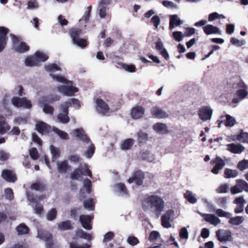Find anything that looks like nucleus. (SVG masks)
Returning a JSON list of instances; mask_svg holds the SVG:
<instances>
[{"label": "nucleus", "instance_id": "5701e85b", "mask_svg": "<svg viewBox=\"0 0 248 248\" xmlns=\"http://www.w3.org/2000/svg\"><path fill=\"white\" fill-rule=\"evenodd\" d=\"M183 23L184 21L180 19L178 15H172L170 16L169 28L170 30Z\"/></svg>", "mask_w": 248, "mask_h": 248}, {"label": "nucleus", "instance_id": "f3484780", "mask_svg": "<svg viewBox=\"0 0 248 248\" xmlns=\"http://www.w3.org/2000/svg\"><path fill=\"white\" fill-rule=\"evenodd\" d=\"M174 212L171 210H169L167 211L161 217V224L162 226L166 228H170L171 227L170 223V218L173 215Z\"/></svg>", "mask_w": 248, "mask_h": 248}, {"label": "nucleus", "instance_id": "680f3d73", "mask_svg": "<svg viewBox=\"0 0 248 248\" xmlns=\"http://www.w3.org/2000/svg\"><path fill=\"white\" fill-rule=\"evenodd\" d=\"M4 194L5 198L10 201H12L14 199V193L12 189L10 188H7L5 189Z\"/></svg>", "mask_w": 248, "mask_h": 248}, {"label": "nucleus", "instance_id": "864d4df0", "mask_svg": "<svg viewBox=\"0 0 248 248\" xmlns=\"http://www.w3.org/2000/svg\"><path fill=\"white\" fill-rule=\"evenodd\" d=\"M236 183H238V186L240 187L242 191H245L248 192V183L247 182L241 179H237Z\"/></svg>", "mask_w": 248, "mask_h": 248}, {"label": "nucleus", "instance_id": "09e8293b", "mask_svg": "<svg viewBox=\"0 0 248 248\" xmlns=\"http://www.w3.org/2000/svg\"><path fill=\"white\" fill-rule=\"evenodd\" d=\"M226 121L225 125L228 127H232L236 124V121L234 118L232 117L230 115H226Z\"/></svg>", "mask_w": 248, "mask_h": 248}, {"label": "nucleus", "instance_id": "b1692460", "mask_svg": "<svg viewBox=\"0 0 248 248\" xmlns=\"http://www.w3.org/2000/svg\"><path fill=\"white\" fill-rule=\"evenodd\" d=\"M248 95V92L245 89H239L235 93V97L232 99V102L237 104L244 99Z\"/></svg>", "mask_w": 248, "mask_h": 248}, {"label": "nucleus", "instance_id": "412c9836", "mask_svg": "<svg viewBox=\"0 0 248 248\" xmlns=\"http://www.w3.org/2000/svg\"><path fill=\"white\" fill-rule=\"evenodd\" d=\"M9 30L3 27H0V52H1L6 44L7 34Z\"/></svg>", "mask_w": 248, "mask_h": 248}, {"label": "nucleus", "instance_id": "f8f14e48", "mask_svg": "<svg viewBox=\"0 0 248 248\" xmlns=\"http://www.w3.org/2000/svg\"><path fill=\"white\" fill-rule=\"evenodd\" d=\"M216 236L222 243L231 241L232 239V232L229 230H218L216 232Z\"/></svg>", "mask_w": 248, "mask_h": 248}, {"label": "nucleus", "instance_id": "c85d7f7f", "mask_svg": "<svg viewBox=\"0 0 248 248\" xmlns=\"http://www.w3.org/2000/svg\"><path fill=\"white\" fill-rule=\"evenodd\" d=\"M110 0H102L98 6L99 15L101 18H104L107 16L106 7L110 3Z\"/></svg>", "mask_w": 248, "mask_h": 248}, {"label": "nucleus", "instance_id": "a878e982", "mask_svg": "<svg viewBox=\"0 0 248 248\" xmlns=\"http://www.w3.org/2000/svg\"><path fill=\"white\" fill-rule=\"evenodd\" d=\"M152 115L156 118L161 119L167 118L169 115L161 108L157 107H154L151 110Z\"/></svg>", "mask_w": 248, "mask_h": 248}, {"label": "nucleus", "instance_id": "7ed1b4c3", "mask_svg": "<svg viewBox=\"0 0 248 248\" xmlns=\"http://www.w3.org/2000/svg\"><path fill=\"white\" fill-rule=\"evenodd\" d=\"M73 133L78 139L89 145L85 151L84 155L88 158L92 157L94 153L95 147L89 137H87L83 129L81 128L76 129L73 131Z\"/></svg>", "mask_w": 248, "mask_h": 248}, {"label": "nucleus", "instance_id": "49530a36", "mask_svg": "<svg viewBox=\"0 0 248 248\" xmlns=\"http://www.w3.org/2000/svg\"><path fill=\"white\" fill-rule=\"evenodd\" d=\"M53 130L62 140H67L69 138L68 135L66 132L62 131L57 128L53 127Z\"/></svg>", "mask_w": 248, "mask_h": 248}, {"label": "nucleus", "instance_id": "3c124183", "mask_svg": "<svg viewBox=\"0 0 248 248\" xmlns=\"http://www.w3.org/2000/svg\"><path fill=\"white\" fill-rule=\"evenodd\" d=\"M115 187L116 190L122 194L123 195H126L127 194V191L124 185L122 183H118L115 185Z\"/></svg>", "mask_w": 248, "mask_h": 248}, {"label": "nucleus", "instance_id": "20e7f679", "mask_svg": "<svg viewBox=\"0 0 248 248\" xmlns=\"http://www.w3.org/2000/svg\"><path fill=\"white\" fill-rule=\"evenodd\" d=\"M48 59V56L45 53L37 51L33 56H30L25 60V65L27 66H38L40 62H44Z\"/></svg>", "mask_w": 248, "mask_h": 248}, {"label": "nucleus", "instance_id": "4c0bfd02", "mask_svg": "<svg viewBox=\"0 0 248 248\" xmlns=\"http://www.w3.org/2000/svg\"><path fill=\"white\" fill-rule=\"evenodd\" d=\"M76 234L77 236L79 238L86 239L88 241L91 240L92 238L91 234L84 232L83 230L81 229L78 230L76 231Z\"/></svg>", "mask_w": 248, "mask_h": 248}, {"label": "nucleus", "instance_id": "774afa93", "mask_svg": "<svg viewBox=\"0 0 248 248\" xmlns=\"http://www.w3.org/2000/svg\"><path fill=\"white\" fill-rule=\"evenodd\" d=\"M69 247L70 248H90V245L87 244L79 245L76 243H70Z\"/></svg>", "mask_w": 248, "mask_h": 248}, {"label": "nucleus", "instance_id": "ea45409f", "mask_svg": "<svg viewBox=\"0 0 248 248\" xmlns=\"http://www.w3.org/2000/svg\"><path fill=\"white\" fill-rule=\"evenodd\" d=\"M50 152L52 155V161H55L56 159L59 157L60 151L59 148L55 147L53 145L50 146Z\"/></svg>", "mask_w": 248, "mask_h": 248}, {"label": "nucleus", "instance_id": "bb28decb", "mask_svg": "<svg viewBox=\"0 0 248 248\" xmlns=\"http://www.w3.org/2000/svg\"><path fill=\"white\" fill-rule=\"evenodd\" d=\"M144 108L141 106H136L133 108L131 111V116L134 119H138L144 114Z\"/></svg>", "mask_w": 248, "mask_h": 248}, {"label": "nucleus", "instance_id": "f704fd0d", "mask_svg": "<svg viewBox=\"0 0 248 248\" xmlns=\"http://www.w3.org/2000/svg\"><path fill=\"white\" fill-rule=\"evenodd\" d=\"M184 198L190 203L194 204L197 202L195 194H193L191 191L186 190L184 194Z\"/></svg>", "mask_w": 248, "mask_h": 248}, {"label": "nucleus", "instance_id": "052dcab7", "mask_svg": "<svg viewBox=\"0 0 248 248\" xmlns=\"http://www.w3.org/2000/svg\"><path fill=\"white\" fill-rule=\"evenodd\" d=\"M237 168L241 170H244L248 169V160H243L237 164Z\"/></svg>", "mask_w": 248, "mask_h": 248}, {"label": "nucleus", "instance_id": "69168bd1", "mask_svg": "<svg viewBox=\"0 0 248 248\" xmlns=\"http://www.w3.org/2000/svg\"><path fill=\"white\" fill-rule=\"evenodd\" d=\"M83 186L85 188L86 192L88 193H90L91 191L92 182L89 179H86L84 180Z\"/></svg>", "mask_w": 248, "mask_h": 248}, {"label": "nucleus", "instance_id": "cd10ccee", "mask_svg": "<svg viewBox=\"0 0 248 248\" xmlns=\"http://www.w3.org/2000/svg\"><path fill=\"white\" fill-rule=\"evenodd\" d=\"M36 129L38 132L43 135L49 132L51 130L50 126L43 122H39L36 124Z\"/></svg>", "mask_w": 248, "mask_h": 248}, {"label": "nucleus", "instance_id": "603ef678", "mask_svg": "<svg viewBox=\"0 0 248 248\" xmlns=\"http://www.w3.org/2000/svg\"><path fill=\"white\" fill-rule=\"evenodd\" d=\"M237 140L243 143H248V133H240L237 135Z\"/></svg>", "mask_w": 248, "mask_h": 248}, {"label": "nucleus", "instance_id": "6ab92c4d", "mask_svg": "<svg viewBox=\"0 0 248 248\" xmlns=\"http://www.w3.org/2000/svg\"><path fill=\"white\" fill-rule=\"evenodd\" d=\"M233 203L237 205L234 210L235 213L239 214L243 212L246 201L243 196L236 198L233 201Z\"/></svg>", "mask_w": 248, "mask_h": 248}, {"label": "nucleus", "instance_id": "2eb2a0df", "mask_svg": "<svg viewBox=\"0 0 248 248\" xmlns=\"http://www.w3.org/2000/svg\"><path fill=\"white\" fill-rule=\"evenodd\" d=\"M144 178L143 172L140 170H137L134 173L132 177L128 179L127 182L130 184L135 183L136 185L140 186L143 183Z\"/></svg>", "mask_w": 248, "mask_h": 248}, {"label": "nucleus", "instance_id": "473e14b6", "mask_svg": "<svg viewBox=\"0 0 248 248\" xmlns=\"http://www.w3.org/2000/svg\"><path fill=\"white\" fill-rule=\"evenodd\" d=\"M57 170L59 172L65 173L70 168L67 160L57 162Z\"/></svg>", "mask_w": 248, "mask_h": 248}, {"label": "nucleus", "instance_id": "37998d69", "mask_svg": "<svg viewBox=\"0 0 248 248\" xmlns=\"http://www.w3.org/2000/svg\"><path fill=\"white\" fill-rule=\"evenodd\" d=\"M148 239L151 242L155 243L160 239L159 233L156 231H152L150 233Z\"/></svg>", "mask_w": 248, "mask_h": 248}, {"label": "nucleus", "instance_id": "4d7b16f0", "mask_svg": "<svg viewBox=\"0 0 248 248\" xmlns=\"http://www.w3.org/2000/svg\"><path fill=\"white\" fill-rule=\"evenodd\" d=\"M91 8L92 6L91 5L87 7L86 11L84 13L82 18L79 20V21L84 20L85 23H86L88 21L90 16Z\"/></svg>", "mask_w": 248, "mask_h": 248}, {"label": "nucleus", "instance_id": "a19ab883", "mask_svg": "<svg viewBox=\"0 0 248 248\" xmlns=\"http://www.w3.org/2000/svg\"><path fill=\"white\" fill-rule=\"evenodd\" d=\"M215 213L218 217H226L227 218H230L232 216L231 213L226 212L221 209H217Z\"/></svg>", "mask_w": 248, "mask_h": 248}, {"label": "nucleus", "instance_id": "0eeeda50", "mask_svg": "<svg viewBox=\"0 0 248 248\" xmlns=\"http://www.w3.org/2000/svg\"><path fill=\"white\" fill-rule=\"evenodd\" d=\"M84 168L82 171V165H80L78 169H75L71 174V178L74 180H78L81 177L82 175H88L92 178V172L89 169L88 164L85 163L84 164Z\"/></svg>", "mask_w": 248, "mask_h": 248}, {"label": "nucleus", "instance_id": "5fc2aeb1", "mask_svg": "<svg viewBox=\"0 0 248 248\" xmlns=\"http://www.w3.org/2000/svg\"><path fill=\"white\" fill-rule=\"evenodd\" d=\"M57 213V212L56 209L55 208H52L48 212L46 215L47 220L49 221L54 220L56 217Z\"/></svg>", "mask_w": 248, "mask_h": 248}, {"label": "nucleus", "instance_id": "72a5a7b5", "mask_svg": "<svg viewBox=\"0 0 248 248\" xmlns=\"http://www.w3.org/2000/svg\"><path fill=\"white\" fill-rule=\"evenodd\" d=\"M229 218V223L235 226H238L244 222L245 219L244 217L242 216H236L234 217H231Z\"/></svg>", "mask_w": 248, "mask_h": 248}, {"label": "nucleus", "instance_id": "6e6d98bb", "mask_svg": "<svg viewBox=\"0 0 248 248\" xmlns=\"http://www.w3.org/2000/svg\"><path fill=\"white\" fill-rule=\"evenodd\" d=\"M45 188V185L43 184L40 183H36L33 184L31 186V188L32 190H35L37 191H43Z\"/></svg>", "mask_w": 248, "mask_h": 248}, {"label": "nucleus", "instance_id": "dca6fc26", "mask_svg": "<svg viewBox=\"0 0 248 248\" xmlns=\"http://www.w3.org/2000/svg\"><path fill=\"white\" fill-rule=\"evenodd\" d=\"M200 215L206 222L214 226H217L221 222L220 219L214 214L201 213Z\"/></svg>", "mask_w": 248, "mask_h": 248}, {"label": "nucleus", "instance_id": "bf43d9fd", "mask_svg": "<svg viewBox=\"0 0 248 248\" xmlns=\"http://www.w3.org/2000/svg\"><path fill=\"white\" fill-rule=\"evenodd\" d=\"M38 6L39 4L36 0H29L27 3V8L29 9H37Z\"/></svg>", "mask_w": 248, "mask_h": 248}, {"label": "nucleus", "instance_id": "6e6552de", "mask_svg": "<svg viewBox=\"0 0 248 248\" xmlns=\"http://www.w3.org/2000/svg\"><path fill=\"white\" fill-rule=\"evenodd\" d=\"M94 102L96 105V111L102 115H106L110 112L109 107L108 105L102 99H94Z\"/></svg>", "mask_w": 248, "mask_h": 248}, {"label": "nucleus", "instance_id": "a18cd8bd", "mask_svg": "<svg viewBox=\"0 0 248 248\" xmlns=\"http://www.w3.org/2000/svg\"><path fill=\"white\" fill-rule=\"evenodd\" d=\"M138 140L139 142H146L148 140V134L142 131H140L137 133Z\"/></svg>", "mask_w": 248, "mask_h": 248}, {"label": "nucleus", "instance_id": "1a4fd4ad", "mask_svg": "<svg viewBox=\"0 0 248 248\" xmlns=\"http://www.w3.org/2000/svg\"><path fill=\"white\" fill-rule=\"evenodd\" d=\"M13 44V49L15 51L19 53H24L29 50V46L24 42H20L18 38L13 35L11 34Z\"/></svg>", "mask_w": 248, "mask_h": 248}, {"label": "nucleus", "instance_id": "39448f33", "mask_svg": "<svg viewBox=\"0 0 248 248\" xmlns=\"http://www.w3.org/2000/svg\"><path fill=\"white\" fill-rule=\"evenodd\" d=\"M37 237L45 242L46 248H59L58 245L53 243L52 236L49 232L38 230Z\"/></svg>", "mask_w": 248, "mask_h": 248}, {"label": "nucleus", "instance_id": "4be33fe9", "mask_svg": "<svg viewBox=\"0 0 248 248\" xmlns=\"http://www.w3.org/2000/svg\"><path fill=\"white\" fill-rule=\"evenodd\" d=\"M93 217L88 215H81L79 217V221L81 224L82 226L87 230L92 229V227L91 225V222L93 219Z\"/></svg>", "mask_w": 248, "mask_h": 248}, {"label": "nucleus", "instance_id": "8fccbe9b", "mask_svg": "<svg viewBox=\"0 0 248 248\" xmlns=\"http://www.w3.org/2000/svg\"><path fill=\"white\" fill-rule=\"evenodd\" d=\"M142 158L149 162H153L155 160L154 155L148 152H144L142 154Z\"/></svg>", "mask_w": 248, "mask_h": 248}, {"label": "nucleus", "instance_id": "423d86ee", "mask_svg": "<svg viewBox=\"0 0 248 248\" xmlns=\"http://www.w3.org/2000/svg\"><path fill=\"white\" fill-rule=\"evenodd\" d=\"M82 31L80 29H73L70 32V35L74 44L81 47H84L87 46L86 40L79 38V35Z\"/></svg>", "mask_w": 248, "mask_h": 248}, {"label": "nucleus", "instance_id": "ddd939ff", "mask_svg": "<svg viewBox=\"0 0 248 248\" xmlns=\"http://www.w3.org/2000/svg\"><path fill=\"white\" fill-rule=\"evenodd\" d=\"M213 110L210 107L204 106L201 108L199 111V116L200 119L206 121L211 119Z\"/></svg>", "mask_w": 248, "mask_h": 248}, {"label": "nucleus", "instance_id": "de8ad7c7", "mask_svg": "<svg viewBox=\"0 0 248 248\" xmlns=\"http://www.w3.org/2000/svg\"><path fill=\"white\" fill-rule=\"evenodd\" d=\"M58 228L61 231L70 230L71 228L70 222L66 220L61 222L58 224Z\"/></svg>", "mask_w": 248, "mask_h": 248}, {"label": "nucleus", "instance_id": "2f4dec72", "mask_svg": "<svg viewBox=\"0 0 248 248\" xmlns=\"http://www.w3.org/2000/svg\"><path fill=\"white\" fill-rule=\"evenodd\" d=\"M10 127L6 122L5 118L0 115V134L3 135L9 131Z\"/></svg>", "mask_w": 248, "mask_h": 248}, {"label": "nucleus", "instance_id": "13d9d810", "mask_svg": "<svg viewBox=\"0 0 248 248\" xmlns=\"http://www.w3.org/2000/svg\"><path fill=\"white\" fill-rule=\"evenodd\" d=\"M122 67L124 70L128 72L134 73L136 71V67L133 64L123 63L122 64Z\"/></svg>", "mask_w": 248, "mask_h": 248}, {"label": "nucleus", "instance_id": "338daca9", "mask_svg": "<svg viewBox=\"0 0 248 248\" xmlns=\"http://www.w3.org/2000/svg\"><path fill=\"white\" fill-rule=\"evenodd\" d=\"M179 235L181 239H187L188 238V232L187 228L183 227L179 232Z\"/></svg>", "mask_w": 248, "mask_h": 248}, {"label": "nucleus", "instance_id": "c9c22d12", "mask_svg": "<svg viewBox=\"0 0 248 248\" xmlns=\"http://www.w3.org/2000/svg\"><path fill=\"white\" fill-rule=\"evenodd\" d=\"M134 140L132 139H127L123 141L121 144V148L123 150H127L133 146Z\"/></svg>", "mask_w": 248, "mask_h": 248}, {"label": "nucleus", "instance_id": "c03bdc74", "mask_svg": "<svg viewBox=\"0 0 248 248\" xmlns=\"http://www.w3.org/2000/svg\"><path fill=\"white\" fill-rule=\"evenodd\" d=\"M94 203L93 199H90L85 201L83 202V206L85 209L89 211L94 210Z\"/></svg>", "mask_w": 248, "mask_h": 248}, {"label": "nucleus", "instance_id": "e2e57ef3", "mask_svg": "<svg viewBox=\"0 0 248 248\" xmlns=\"http://www.w3.org/2000/svg\"><path fill=\"white\" fill-rule=\"evenodd\" d=\"M227 197H221L216 199V202L219 206L225 207L227 204Z\"/></svg>", "mask_w": 248, "mask_h": 248}, {"label": "nucleus", "instance_id": "0e129e2a", "mask_svg": "<svg viewBox=\"0 0 248 248\" xmlns=\"http://www.w3.org/2000/svg\"><path fill=\"white\" fill-rule=\"evenodd\" d=\"M172 36L175 40L177 42H181L183 39L184 34L181 31H175L173 32Z\"/></svg>", "mask_w": 248, "mask_h": 248}, {"label": "nucleus", "instance_id": "4468645a", "mask_svg": "<svg viewBox=\"0 0 248 248\" xmlns=\"http://www.w3.org/2000/svg\"><path fill=\"white\" fill-rule=\"evenodd\" d=\"M61 112L57 116L58 120L62 124L68 123L69 121V118L68 116V108L63 103L60 106Z\"/></svg>", "mask_w": 248, "mask_h": 248}, {"label": "nucleus", "instance_id": "9b49d317", "mask_svg": "<svg viewBox=\"0 0 248 248\" xmlns=\"http://www.w3.org/2000/svg\"><path fill=\"white\" fill-rule=\"evenodd\" d=\"M12 104L16 107H23L25 108H30L31 104L30 100L26 98H20L18 97H14L11 100Z\"/></svg>", "mask_w": 248, "mask_h": 248}, {"label": "nucleus", "instance_id": "393cba45", "mask_svg": "<svg viewBox=\"0 0 248 248\" xmlns=\"http://www.w3.org/2000/svg\"><path fill=\"white\" fill-rule=\"evenodd\" d=\"M204 32L206 35H210L213 34H221V31L217 27L214 26L211 24H208L203 27Z\"/></svg>", "mask_w": 248, "mask_h": 248}, {"label": "nucleus", "instance_id": "58836bf2", "mask_svg": "<svg viewBox=\"0 0 248 248\" xmlns=\"http://www.w3.org/2000/svg\"><path fill=\"white\" fill-rule=\"evenodd\" d=\"M238 173L236 170L226 169L224 170L225 177L226 178H235L237 176Z\"/></svg>", "mask_w": 248, "mask_h": 248}, {"label": "nucleus", "instance_id": "a211bd4d", "mask_svg": "<svg viewBox=\"0 0 248 248\" xmlns=\"http://www.w3.org/2000/svg\"><path fill=\"white\" fill-rule=\"evenodd\" d=\"M227 147V150L232 153L235 154H241L245 149V148L242 145L239 143H230L226 145Z\"/></svg>", "mask_w": 248, "mask_h": 248}, {"label": "nucleus", "instance_id": "c756f323", "mask_svg": "<svg viewBox=\"0 0 248 248\" xmlns=\"http://www.w3.org/2000/svg\"><path fill=\"white\" fill-rule=\"evenodd\" d=\"M153 129L159 134H165L169 133L167 125L165 124L157 123L153 125Z\"/></svg>", "mask_w": 248, "mask_h": 248}, {"label": "nucleus", "instance_id": "e433bc0d", "mask_svg": "<svg viewBox=\"0 0 248 248\" xmlns=\"http://www.w3.org/2000/svg\"><path fill=\"white\" fill-rule=\"evenodd\" d=\"M18 235H24L28 233L29 228L23 223L19 224L16 228Z\"/></svg>", "mask_w": 248, "mask_h": 248}, {"label": "nucleus", "instance_id": "7c9ffc66", "mask_svg": "<svg viewBox=\"0 0 248 248\" xmlns=\"http://www.w3.org/2000/svg\"><path fill=\"white\" fill-rule=\"evenodd\" d=\"M2 178L7 182H14L16 180L15 174L10 170H3L2 172Z\"/></svg>", "mask_w": 248, "mask_h": 248}, {"label": "nucleus", "instance_id": "aec40b11", "mask_svg": "<svg viewBox=\"0 0 248 248\" xmlns=\"http://www.w3.org/2000/svg\"><path fill=\"white\" fill-rule=\"evenodd\" d=\"M45 69L46 71L49 73V75L52 79L54 80V77H63L61 75L55 74L56 71H60L61 68L59 66L55 63L47 64L45 66Z\"/></svg>", "mask_w": 248, "mask_h": 248}, {"label": "nucleus", "instance_id": "f257e3e1", "mask_svg": "<svg viewBox=\"0 0 248 248\" xmlns=\"http://www.w3.org/2000/svg\"><path fill=\"white\" fill-rule=\"evenodd\" d=\"M142 209L149 211L158 218L165 207V202L161 197L156 195H148L141 203Z\"/></svg>", "mask_w": 248, "mask_h": 248}, {"label": "nucleus", "instance_id": "f03ea898", "mask_svg": "<svg viewBox=\"0 0 248 248\" xmlns=\"http://www.w3.org/2000/svg\"><path fill=\"white\" fill-rule=\"evenodd\" d=\"M54 80L65 85L58 86L56 89L64 96H71L78 92V88L73 86L72 81L68 80L64 77H54Z\"/></svg>", "mask_w": 248, "mask_h": 248}, {"label": "nucleus", "instance_id": "79ce46f5", "mask_svg": "<svg viewBox=\"0 0 248 248\" xmlns=\"http://www.w3.org/2000/svg\"><path fill=\"white\" fill-rule=\"evenodd\" d=\"M65 106H67V108H69L71 104H73L75 108H79L80 107V102L76 98H72L68 99L67 101L63 103Z\"/></svg>", "mask_w": 248, "mask_h": 248}, {"label": "nucleus", "instance_id": "9d476101", "mask_svg": "<svg viewBox=\"0 0 248 248\" xmlns=\"http://www.w3.org/2000/svg\"><path fill=\"white\" fill-rule=\"evenodd\" d=\"M211 164L214 165V167L211 170V172L215 174L219 173V170H221L225 165V160L222 159L220 157L217 156L211 161Z\"/></svg>", "mask_w": 248, "mask_h": 248}]
</instances>
